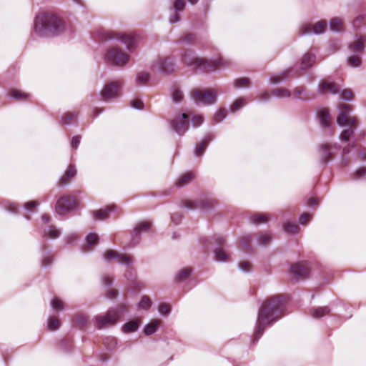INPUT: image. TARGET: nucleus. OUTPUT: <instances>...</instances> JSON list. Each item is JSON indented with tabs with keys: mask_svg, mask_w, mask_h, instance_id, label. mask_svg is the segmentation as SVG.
Wrapping results in <instances>:
<instances>
[{
	"mask_svg": "<svg viewBox=\"0 0 366 366\" xmlns=\"http://www.w3.org/2000/svg\"><path fill=\"white\" fill-rule=\"evenodd\" d=\"M227 116V111L225 109H219L217 111L214 116V119L216 122H222Z\"/></svg>",
	"mask_w": 366,
	"mask_h": 366,
	"instance_id": "obj_47",
	"label": "nucleus"
},
{
	"mask_svg": "<svg viewBox=\"0 0 366 366\" xmlns=\"http://www.w3.org/2000/svg\"><path fill=\"white\" fill-rule=\"evenodd\" d=\"M244 104V102L242 99H237V101H235L233 103L231 109L233 112H235V111L238 110L239 108H241Z\"/></svg>",
	"mask_w": 366,
	"mask_h": 366,
	"instance_id": "obj_57",
	"label": "nucleus"
},
{
	"mask_svg": "<svg viewBox=\"0 0 366 366\" xmlns=\"http://www.w3.org/2000/svg\"><path fill=\"white\" fill-rule=\"evenodd\" d=\"M192 270L189 268H184L177 274L176 279L178 282H183L189 277Z\"/></svg>",
	"mask_w": 366,
	"mask_h": 366,
	"instance_id": "obj_32",
	"label": "nucleus"
},
{
	"mask_svg": "<svg viewBox=\"0 0 366 366\" xmlns=\"http://www.w3.org/2000/svg\"><path fill=\"white\" fill-rule=\"evenodd\" d=\"M285 307V300L281 295L271 297L264 302L257 315L254 342L260 338L267 327L272 325L282 316Z\"/></svg>",
	"mask_w": 366,
	"mask_h": 366,
	"instance_id": "obj_1",
	"label": "nucleus"
},
{
	"mask_svg": "<svg viewBox=\"0 0 366 366\" xmlns=\"http://www.w3.org/2000/svg\"><path fill=\"white\" fill-rule=\"evenodd\" d=\"M113 205L108 206L105 209H99L93 212L94 218L97 220H104L109 217V213L114 210Z\"/></svg>",
	"mask_w": 366,
	"mask_h": 366,
	"instance_id": "obj_18",
	"label": "nucleus"
},
{
	"mask_svg": "<svg viewBox=\"0 0 366 366\" xmlns=\"http://www.w3.org/2000/svg\"><path fill=\"white\" fill-rule=\"evenodd\" d=\"M185 0H174L173 7L175 11H181L185 6Z\"/></svg>",
	"mask_w": 366,
	"mask_h": 366,
	"instance_id": "obj_49",
	"label": "nucleus"
},
{
	"mask_svg": "<svg viewBox=\"0 0 366 366\" xmlns=\"http://www.w3.org/2000/svg\"><path fill=\"white\" fill-rule=\"evenodd\" d=\"M355 179H360L366 175V169L362 168L357 170V172L354 174Z\"/></svg>",
	"mask_w": 366,
	"mask_h": 366,
	"instance_id": "obj_62",
	"label": "nucleus"
},
{
	"mask_svg": "<svg viewBox=\"0 0 366 366\" xmlns=\"http://www.w3.org/2000/svg\"><path fill=\"white\" fill-rule=\"evenodd\" d=\"M9 95L18 101H24L30 98L31 95L29 94L23 92L21 91L12 89L9 92Z\"/></svg>",
	"mask_w": 366,
	"mask_h": 366,
	"instance_id": "obj_25",
	"label": "nucleus"
},
{
	"mask_svg": "<svg viewBox=\"0 0 366 366\" xmlns=\"http://www.w3.org/2000/svg\"><path fill=\"white\" fill-rule=\"evenodd\" d=\"M103 257L106 261L116 259L119 263L124 265H130L133 263L132 257L123 254H120L115 250H108L104 253Z\"/></svg>",
	"mask_w": 366,
	"mask_h": 366,
	"instance_id": "obj_14",
	"label": "nucleus"
},
{
	"mask_svg": "<svg viewBox=\"0 0 366 366\" xmlns=\"http://www.w3.org/2000/svg\"><path fill=\"white\" fill-rule=\"evenodd\" d=\"M330 312V310L327 307H320L312 308L311 310V313L313 317L315 318H320L327 315H328Z\"/></svg>",
	"mask_w": 366,
	"mask_h": 366,
	"instance_id": "obj_27",
	"label": "nucleus"
},
{
	"mask_svg": "<svg viewBox=\"0 0 366 366\" xmlns=\"http://www.w3.org/2000/svg\"><path fill=\"white\" fill-rule=\"evenodd\" d=\"M76 119V115L71 113H66L62 118L64 124H69Z\"/></svg>",
	"mask_w": 366,
	"mask_h": 366,
	"instance_id": "obj_52",
	"label": "nucleus"
},
{
	"mask_svg": "<svg viewBox=\"0 0 366 366\" xmlns=\"http://www.w3.org/2000/svg\"><path fill=\"white\" fill-rule=\"evenodd\" d=\"M60 231L54 227H50L46 231L44 232V234L49 238H56L60 235Z\"/></svg>",
	"mask_w": 366,
	"mask_h": 366,
	"instance_id": "obj_41",
	"label": "nucleus"
},
{
	"mask_svg": "<svg viewBox=\"0 0 366 366\" xmlns=\"http://www.w3.org/2000/svg\"><path fill=\"white\" fill-rule=\"evenodd\" d=\"M121 86V81H117L105 86L101 92L102 99L109 101L117 98Z\"/></svg>",
	"mask_w": 366,
	"mask_h": 366,
	"instance_id": "obj_11",
	"label": "nucleus"
},
{
	"mask_svg": "<svg viewBox=\"0 0 366 366\" xmlns=\"http://www.w3.org/2000/svg\"><path fill=\"white\" fill-rule=\"evenodd\" d=\"M76 174V170L73 164L69 165L64 174L60 178L59 183L61 185H66L70 179L74 178Z\"/></svg>",
	"mask_w": 366,
	"mask_h": 366,
	"instance_id": "obj_17",
	"label": "nucleus"
},
{
	"mask_svg": "<svg viewBox=\"0 0 366 366\" xmlns=\"http://www.w3.org/2000/svg\"><path fill=\"white\" fill-rule=\"evenodd\" d=\"M102 37L106 40L117 39L121 41L129 51L134 50L142 39L141 35L136 32L119 33L113 31H104Z\"/></svg>",
	"mask_w": 366,
	"mask_h": 366,
	"instance_id": "obj_4",
	"label": "nucleus"
},
{
	"mask_svg": "<svg viewBox=\"0 0 366 366\" xmlns=\"http://www.w3.org/2000/svg\"><path fill=\"white\" fill-rule=\"evenodd\" d=\"M172 126L177 134H183L189 129L188 115L178 114L172 120Z\"/></svg>",
	"mask_w": 366,
	"mask_h": 366,
	"instance_id": "obj_13",
	"label": "nucleus"
},
{
	"mask_svg": "<svg viewBox=\"0 0 366 366\" xmlns=\"http://www.w3.org/2000/svg\"><path fill=\"white\" fill-rule=\"evenodd\" d=\"M268 219L267 214H256L251 218L252 222L254 224L265 223L268 221Z\"/></svg>",
	"mask_w": 366,
	"mask_h": 366,
	"instance_id": "obj_35",
	"label": "nucleus"
},
{
	"mask_svg": "<svg viewBox=\"0 0 366 366\" xmlns=\"http://www.w3.org/2000/svg\"><path fill=\"white\" fill-rule=\"evenodd\" d=\"M272 237L269 233H261L258 234L257 242L259 245H267Z\"/></svg>",
	"mask_w": 366,
	"mask_h": 366,
	"instance_id": "obj_36",
	"label": "nucleus"
},
{
	"mask_svg": "<svg viewBox=\"0 0 366 366\" xmlns=\"http://www.w3.org/2000/svg\"><path fill=\"white\" fill-rule=\"evenodd\" d=\"M63 27L62 21L57 16L44 13L36 16L34 29L39 36H50L59 34Z\"/></svg>",
	"mask_w": 366,
	"mask_h": 366,
	"instance_id": "obj_2",
	"label": "nucleus"
},
{
	"mask_svg": "<svg viewBox=\"0 0 366 366\" xmlns=\"http://www.w3.org/2000/svg\"><path fill=\"white\" fill-rule=\"evenodd\" d=\"M347 63L351 66H359L361 64V59L358 54L351 55L347 59Z\"/></svg>",
	"mask_w": 366,
	"mask_h": 366,
	"instance_id": "obj_42",
	"label": "nucleus"
},
{
	"mask_svg": "<svg viewBox=\"0 0 366 366\" xmlns=\"http://www.w3.org/2000/svg\"><path fill=\"white\" fill-rule=\"evenodd\" d=\"M310 267L307 263H297L292 264L290 268V272L299 277H306L310 274Z\"/></svg>",
	"mask_w": 366,
	"mask_h": 366,
	"instance_id": "obj_16",
	"label": "nucleus"
},
{
	"mask_svg": "<svg viewBox=\"0 0 366 366\" xmlns=\"http://www.w3.org/2000/svg\"><path fill=\"white\" fill-rule=\"evenodd\" d=\"M86 243L89 246H93L98 242V235L96 234H89L86 237Z\"/></svg>",
	"mask_w": 366,
	"mask_h": 366,
	"instance_id": "obj_48",
	"label": "nucleus"
},
{
	"mask_svg": "<svg viewBox=\"0 0 366 366\" xmlns=\"http://www.w3.org/2000/svg\"><path fill=\"white\" fill-rule=\"evenodd\" d=\"M172 97L174 102H180L183 99V93L178 88L173 87L172 89Z\"/></svg>",
	"mask_w": 366,
	"mask_h": 366,
	"instance_id": "obj_40",
	"label": "nucleus"
},
{
	"mask_svg": "<svg viewBox=\"0 0 366 366\" xmlns=\"http://www.w3.org/2000/svg\"><path fill=\"white\" fill-rule=\"evenodd\" d=\"M74 321L80 327H84L88 322L86 317L83 314L76 315Z\"/></svg>",
	"mask_w": 366,
	"mask_h": 366,
	"instance_id": "obj_38",
	"label": "nucleus"
},
{
	"mask_svg": "<svg viewBox=\"0 0 366 366\" xmlns=\"http://www.w3.org/2000/svg\"><path fill=\"white\" fill-rule=\"evenodd\" d=\"M234 85L237 87H243L249 85V79L247 78L239 79L235 81Z\"/></svg>",
	"mask_w": 366,
	"mask_h": 366,
	"instance_id": "obj_55",
	"label": "nucleus"
},
{
	"mask_svg": "<svg viewBox=\"0 0 366 366\" xmlns=\"http://www.w3.org/2000/svg\"><path fill=\"white\" fill-rule=\"evenodd\" d=\"M129 55L118 47L109 48L104 54L105 61L112 65L123 66L129 61Z\"/></svg>",
	"mask_w": 366,
	"mask_h": 366,
	"instance_id": "obj_6",
	"label": "nucleus"
},
{
	"mask_svg": "<svg viewBox=\"0 0 366 366\" xmlns=\"http://www.w3.org/2000/svg\"><path fill=\"white\" fill-rule=\"evenodd\" d=\"M319 119L322 126L328 127L330 125V115L327 109H322L320 110L319 114Z\"/></svg>",
	"mask_w": 366,
	"mask_h": 366,
	"instance_id": "obj_26",
	"label": "nucleus"
},
{
	"mask_svg": "<svg viewBox=\"0 0 366 366\" xmlns=\"http://www.w3.org/2000/svg\"><path fill=\"white\" fill-rule=\"evenodd\" d=\"M183 62L192 69L202 72H209L221 67L229 66L230 62L222 58L215 60H207L196 56L192 51H186L183 54Z\"/></svg>",
	"mask_w": 366,
	"mask_h": 366,
	"instance_id": "obj_3",
	"label": "nucleus"
},
{
	"mask_svg": "<svg viewBox=\"0 0 366 366\" xmlns=\"http://www.w3.org/2000/svg\"><path fill=\"white\" fill-rule=\"evenodd\" d=\"M251 264L248 262H242L239 264V267L243 272H249L251 269Z\"/></svg>",
	"mask_w": 366,
	"mask_h": 366,
	"instance_id": "obj_58",
	"label": "nucleus"
},
{
	"mask_svg": "<svg viewBox=\"0 0 366 366\" xmlns=\"http://www.w3.org/2000/svg\"><path fill=\"white\" fill-rule=\"evenodd\" d=\"M159 311L162 315H167L170 312V306L167 304H162L160 305Z\"/></svg>",
	"mask_w": 366,
	"mask_h": 366,
	"instance_id": "obj_60",
	"label": "nucleus"
},
{
	"mask_svg": "<svg viewBox=\"0 0 366 366\" xmlns=\"http://www.w3.org/2000/svg\"><path fill=\"white\" fill-rule=\"evenodd\" d=\"M194 179V174L192 172H187L184 175L179 177L177 181V185L179 187H183L188 184Z\"/></svg>",
	"mask_w": 366,
	"mask_h": 366,
	"instance_id": "obj_28",
	"label": "nucleus"
},
{
	"mask_svg": "<svg viewBox=\"0 0 366 366\" xmlns=\"http://www.w3.org/2000/svg\"><path fill=\"white\" fill-rule=\"evenodd\" d=\"M252 241V237L251 236H247L245 237H243L241 240V244L242 247L247 248L249 244V242Z\"/></svg>",
	"mask_w": 366,
	"mask_h": 366,
	"instance_id": "obj_63",
	"label": "nucleus"
},
{
	"mask_svg": "<svg viewBox=\"0 0 366 366\" xmlns=\"http://www.w3.org/2000/svg\"><path fill=\"white\" fill-rule=\"evenodd\" d=\"M214 253L215 259L218 262H227L229 260V254L222 247L216 248Z\"/></svg>",
	"mask_w": 366,
	"mask_h": 366,
	"instance_id": "obj_24",
	"label": "nucleus"
},
{
	"mask_svg": "<svg viewBox=\"0 0 366 366\" xmlns=\"http://www.w3.org/2000/svg\"><path fill=\"white\" fill-rule=\"evenodd\" d=\"M272 94L281 98L290 97L291 95L290 92L288 90L283 88L272 90Z\"/></svg>",
	"mask_w": 366,
	"mask_h": 366,
	"instance_id": "obj_37",
	"label": "nucleus"
},
{
	"mask_svg": "<svg viewBox=\"0 0 366 366\" xmlns=\"http://www.w3.org/2000/svg\"><path fill=\"white\" fill-rule=\"evenodd\" d=\"M315 56L310 53L305 54L301 59V69H307L311 66L315 62Z\"/></svg>",
	"mask_w": 366,
	"mask_h": 366,
	"instance_id": "obj_21",
	"label": "nucleus"
},
{
	"mask_svg": "<svg viewBox=\"0 0 366 366\" xmlns=\"http://www.w3.org/2000/svg\"><path fill=\"white\" fill-rule=\"evenodd\" d=\"M125 311L124 306H120L109 310L105 314L97 315L94 318L95 326L100 330L112 327L119 321L121 314Z\"/></svg>",
	"mask_w": 366,
	"mask_h": 366,
	"instance_id": "obj_5",
	"label": "nucleus"
},
{
	"mask_svg": "<svg viewBox=\"0 0 366 366\" xmlns=\"http://www.w3.org/2000/svg\"><path fill=\"white\" fill-rule=\"evenodd\" d=\"M330 28L333 31H342L344 30L343 22L341 19L335 17L332 19L329 23Z\"/></svg>",
	"mask_w": 366,
	"mask_h": 366,
	"instance_id": "obj_23",
	"label": "nucleus"
},
{
	"mask_svg": "<svg viewBox=\"0 0 366 366\" xmlns=\"http://www.w3.org/2000/svg\"><path fill=\"white\" fill-rule=\"evenodd\" d=\"M81 140L80 136H75L72 138L71 140V147L73 149H77Z\"/></svg>",
	"mask_w": 366,
	"mask_h": 366,
	"instance_id": "obj_61",
	"label": "nucleus"
},
{
	"mask_svg": "<svg viewBox=\"0 0 366 366\" xmlns=\"http://www.w3.org/2000/svg\"><path fill=\"white\" fill-rule=\"evenodd\" d=\"M320 156L321 158V161L323 163H326L327 160H329L332 157V149L330 146L327 144H322L320 151Z\"/></svg>",
	"mask_w": 366,
	"mask_h": 366,
	"instance_id": "obj_20",
	"label": "nucleus"
},
{
	"mask_svg": "<svg viewBox=\"0 0 366 366\" xmlns=\"http://www.w3.org/2000/svg\"><path fill=\"white\" fill-rule=\"evenodd\" d=\"M311 215L310 214H303L299 218V222L301 224H306L310 219Z\"/></svg>",
	"mask_w": 366,
	"mask_h": 366,
	"instance_id": "obj_59",
	"label": "nucleus"
},
{
	"mask_svg": "<svg viewBox=\"0 0 366 366\" xmlns=\"http://www.w3.org/2000/svg\"><path fill=\"white\" fill-rule=\"evenodd\" d=\"M214 204H215L214 199H208V200L203 201L200 207L202 209L207 210V209L212 208L214 206Z\"/></svg>",
	"mask_w": 366,
	"mask_h": 366,
	"instance_id": "obj_50",
	"label": "nucleus"
},
{
	"mask_svg": "<svg viewBox=\"0 0 366 366\" xmlns=\"http://www.w3.org/2000/svg\"><path fill=\"white\" fill-rule=\"evenodd\" d=\"M366 19V14H360L358 15L352 21V24L354 27H359L360 25L363 23Z\"/></svg>",
	"mask_w": 366,
	"mask_h": 366,
	"instance_id": "obj_51",
	"label": "nucleus"
},
{
	"mask_svg": "<svg viewBox=\"0 0 366 366\" xmlns=\"http://www.w3.org/2000/svg\"><path fill=\"white\" fill-rule=\"evenodd\" d=\"M203 122V117L199 115H195L192 118V124L193 127H199Z\"/></svg>",
	"mask_w": 366,
	"mask_h": 366,
	"instance_id": "obj_54",
	"label": "nucleus"
},
{
	"mask_svg": "<svg viewBox=\"0 0 366 366\" xmlns=\"http://www.w3.org/2000/svg\"><path fill=\"white\" fill-rule=\"evenodd\" d=\"M155 66L165 74L170 73L174 69V64L172 59L168 57H159Z\"/></svg>",
	"mask_w": 366,
	"mask_h": 366,
	"instance_id": "obj_15",
	"label": "nucleus"
},
{
	"mask_svg": "<svg viewBox=\"0 0 366 366\" xmlns=\"http://www.w3.org/2000/svg\"><path fill=\"white\" fill-rule=\"evenodd\" d=\"M160 324V320H154L151 323L147 325L144 327V332L146 335H150L154 334L157 330L158 326Z\"/></svg>",
	"mask_w": 366,
	"mask_h": 366,
	"instance_id": "obj_30",
	"label": "nucleus"
},
{
	"mask_svg": "<svg viewBox=\"0 0 366 366\" xmlns=\"http://www.w3.org/2000/svg\"><path fill=\"white\" fill-rule=\"evenodd\" d=\"M319 92L322 94L330 92L335 94L337 93L341 94V99L344 101H351L353 99V93L350 89L342 90L340 92V87L334 82L324 80L321 81L318 87Z\"/></svg>",
	"mask_w": 366,
	"mask_h": 366,
	"instance_id": "obj_8",
	"label": "nucleus"
},
{
	"mask_svg": "<svg viewBox=\"0 0 366 366\" xmlns=\"http://www.w3.org/2000/svg\"><path fill=\"white\" fill-rule=\"evenodd\" d=\"M131 106L137 109H142L144 107V104L141 99H135L131 102Z\"/></svg>",
	"mask_w": 366,
	"mask_h": 366,
	"instance_id": "obj_53",
	"label": "nucleus"
},
{
	"mask_svg": "<svg viewBox=\"0 0 366 366\" xmlns=\"http://www.w3.org/2000/svg\"><path fill=\"white\" fill-rule=\"evenodd\" d=\"M138 327L137 321H130L124 325L122 330L125 333L132 332L136 331L138 329Z\"/></svg>",
	"mask_w": 366,
	"mask_h": 366,
	"instance_id": "obj_31",
	"label": "nucleus"
},
{
	"mask_svg": "<svg viewBox=\"0 0 366 366\" xmlns=\"http://www.w3.org/2000/svg\"><path fill=\"white\" fill-rule=\"evenodd\" d=\"M217 95L213 89H194L190 92V97L195 103L205 106L214 104L217 101Z\"/></svg>",
	"mask_w": 366,
	"mask_h": 366,
	"instance_id": "obj_7",
	"label": "nucleus"
},
{
	"mask_svg": "<svg viewBox=\"0 0 366 366\" xmlns=\"http://www.w3.org/2000/svg\"><path fill=\"white\" fill-rule=\"evenodd\" d=\"M150 227H151V224L149 222H143L139 223L134 228V237H138L142 233L148 232L149 230Z\"/></svg>",
	"mask_w": 366,
	"mask_h": 366,
	"instance_id": "obj_29",
	"label": "nucleus"
},
{
	"mask_svg": "<svg viewBox=\"0 0 366 366\" xmlns=\"http://www.w3.org/2000/svg\"><path fill=\"white\" fill-rule=\"evenodd\" d=\"M357 124L352 127H347L348 128L345 129L340 134V138L342 140L347 141L350 139V137L353 135L354 129L356 128Z\"/></svg>",
	"mask_w": 366,
	"mask_h": 366,
	"instance_id": "obj_34",
	"label": "nucleus"
},
{
	"mask_svg": "<svg viewBox=\"0 0 366 366\" xmlns=\"http://www.w3.org/2000/svg\"><path fill=\"white\" fill-rule=\"evenodd\" d=\"M149 80V74L146 72H140L137 76V81L139 84H144Z\"/></svg>",
	"mask_w": 366,
	"mask_h": 366,
	"instance_id": "obj_44",
	"label": "nucleus"
},
{
	"mask_svg": "<svg viewBox=\"0 0 366 366\" xmlns=\"http://www.w3.org/2000/svg\"><path fill=\"white\" fill-rule=\"evenodd\" d=\"M38 206V204L35 201H30L25 204L26 209L29 210H33Z\"/></svg>",
	"mask_w": 366,
	"mask_h": 366,
	"instance_id": "obj_64",
	"label": "nucleus"
},
{
	"mask_svg": "<svg viewBox=\"0 0 366 366\" xmlns=\"http://www.w3.org/2000/svg\"><path fill=\"white\" fill-rule=\"evenodd\" d=\"M211 139L212 137L210 135H208L204 139L203 141L197 144L196 148L194 149V154L197 157H199L204 153L205 148L207 147L208 143L211 141Z\"/></svg>",
	"mask_w": 366,
	"mask_h": 366,
	"instance_id": "obj_22",
	"label": "nucleus"
},
{
	"mask_svg": "<svg viewBox=\"0 0 366 366\" xmlns=\"http://www.w3.org/2000/svg\"><path fill=\"white\" fill-rule=\"evenodd\" d=\"M295 94H296L297 97L299 99H306L308 98L307 96L306 90L302 86H298V87L295 88Z\"/></svg>",
	"mask_w": 366,
	"mask_h": 366,
	"instance_id": "obj_46",
	"label": "nucleus"
},
{
	"mask_svg": "<svg viewBox=\"0 0 366 366\" xmlns=\"http://www.w3.org/2000/svg\"><path fill=\"white\" fill-rule=\"evenodd\" d=\"M327 27L325 21H320L315 24H305L300 28V34H320L325 32Z\"/></svg>",
	"mask_w": 366,
	"mask_h": 366,
	"instance_id": "obj_12",
	"label": "nucleus"
},
{
	"mask_svg": "<svg viewBox=\"0 0 366 366\" xmlns=\"http://www.w3.org/2000/svg\"><path fill=\"white\" fill-rule=\"evenodd\" d=\"M351 108L349 105L341 104L339 107L340 114L337 117V123L340 127H352L356 124V118L350 116Z\"/></svg>",
	"mask_w": 366,
	"mask_h": 366,
	"instance_id": "obj_9",
	"label": "nucleus"
},
{
	"mask_svg": "<svg viewBox=\"0 0 366 366\" xmlns=\"http://www.w3.org/2000/svg\"><path fill=\"white\" fill-rule=\"evenodd\" d=\"M284 230L285 232L294 234L299 230V227L294 222H288L284 226Z\"/></svg>",
	"mask_w": 366,
	"mask_h": 366,
	"instance_id": "obj_33",
	"label": "nucleus"
},
{
	"mask_svg": "<svg viewBox=\"0 0 366 366\" xmlns=\"http://www.w3.org/2000/svg\"><path fill=\"white\" fill-rule=\"evenodd\" d=\"M60 326V321L59 319L50 317L48 319V328L50 330H56Z\"/></svg>",
	"mask_w": 366,
	"mask_h": 366,
	"instance_id": "obj_39",
	"label": "nucleus"
},
{
	"mask_svg": "<svg viewBox=\"0 0 366 366\" xmlns=\"http://www.w3.org/2000/svg\"><path fill=\"white\" fill-rule=\"evenodd\" d=\"M364 41L366 42V38L363 39L361 36L356 34L355 41L349 45L350 51L361 52L364 49Z\"/></svg>",
	"mask_w": 366,
	"mask_h": 366,
	"instance_id": "obj_19",
	"label": "nucleus"
},
{
	"mask_svg": "<svg viewBox=\"0 0 366 366\" xmlns=\"http://www.w3.org/2000/svg\"><path fill=\"white\" fill-rule=\"evenodd\" d=\"M195 39V36L192 34H188L180 39L182 43L189 44L192 43Z\"/></svg>",
	"mask_w": 366,
	"mask_h": 366,
	"instance_id": "obj_56",
	"label": "nucleus"
},
{
	"mask_svg": "<svg viewBox=\"0 0 366 366\" xmlns=\"http://www.w3.org/2000/svg\"><path fill=\"white\" fill-rule=\"evenodd\" d=\"M151 304L152 302L150 299L148 297L144 296L141 299L139 303V307L144 310H148L150 307Z\"/></svg>",
	"mask_w": 366,
	"mask_h": 366,
	"instance_id": "obj_45",
	"label": "nucleus"
},
{
	"mask_svg": "<svg viewBox=\"0 0 366 366\" xmlns=\"http://www.w3.org/2000/svg\"><path fill=\"white\" fill-rule=\"evenodd\" d=\"M76 204V201L73 196H66L60 198L56 204V212L61 215L71 211Z\"/></svg>",
	"mask_w": 366,
	"mask_h": 366,
	"instance_id": "obj_10",
	"label": "nucleus"
},
{
	"mask_svg": "<svg viewBox=\"0 0 366 366\" xmlns=\"http://www.w3.org/2000/svg\"><path fill=\"white\" fill-rule=\"evenodd\" d=\"M51 306L55 311L61 310L64 308V303L56 297L51 300Z\"/></svg>",
	"mask_w": 366,
	"mask_h": 366,
	"instance_id": "obj_43",
	"label": "nucleus"
}]
</instances>
